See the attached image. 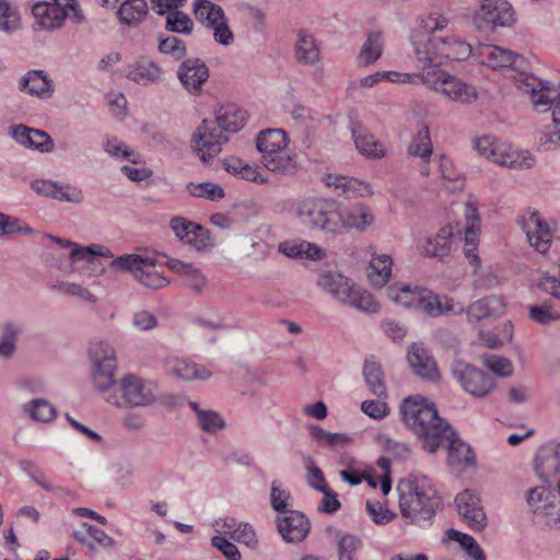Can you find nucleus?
Returning <instances> with one entry per match:
<instances>
[{"label":"nucleus","instance_id":"nucleus-1","mask_svg":"<svg viewBox=\"0 0 560 560\" xmlns=\"http://www.w3.org/2000/svg\"><path fill=\"white\" fill-rule=\"evenodd\" d=\"M402 422L418 438L423 450L435 453L447 442L451 464L471 466L475 454L471 447L457 436L451 424L439 416L436 406L422 396H409L399 409Z\"/></svg>","mask_w":560,"mask_h":560},{"label":"nucleus","instance_id":"nucleus-2","mask_svg":"<svg viewBox=\"0 0 560 560\" xmlns=\"http://www.w3.org/2000/svg\"><path fill=\"white\" fill-rule=\"evenodd\" d=\"M399 511L406 523L427 528L442 508V497L427 476L409 475L396 487Z\"/></svg>","mask_w":560,"mask_h":560},{"label":"nucleus","instance_id":"nucleus-3","mask_svg":"<svg viewBox=\"0 0 560 560\" xmlns=\"http://www.w3.org/2000/svg\"><path fill=\"white\" fill-rule=\"evenodd\" d=\"M245 122L246 113L234 105L223 108L213 121L203 119L191 138L194 150L201 162L209 165L221 152L222 144L229 140L224 132L235 133L245 126Z\"/></svg>","mask_w":560,"mask_h":560},{"label":"nucleus","instance_id":"nucleus-4","mask_svg":"<svg viewBox=\"0 0 560 560\" xmlns=\"http://www.w3.org/2000/svg\"><path fill=\"white\" fill-rule=\"evenodd\" d=\"M411 40L415 54L423 67H439L443 60H466L472 52L468 43L456 37L444 38L415 32Z\"/></svg>","mask_w":560,"mask_h":560},{"label":"nucleus","instance_id":"nucleus-5","mask_svg":"<svg viewBox=\"0 0 560 560\" xmlns=\"http://www.w3.org/2000/svg\"><path fill=\"white\" fill-rule=\"evenodd\" d=\"M521 89L530 94L536 110L546 112L553 108L555 130L544 133L541 144L546 145V150L560 147V93L549 81L540 80L535 75H526Z\"/></svg>","mask_w":560,"mask_h":560},{"label":"nucleus","instance_id":"nucleus-6","mask_svg":"<svg viewBox=\"0 0 560 560\" xmlns=\"http://www.w3.org/2000/svg\"><path fill=\"white\" fill-rule=\"evenodd\" d=\"M317 284L342 304L366 313H377L380 310L377 302L368 291L355 287L349 278L339 272H324L318 277Z\"/></svg>","mask_w":560,"mask_h":560},{"label":"nucleus","instance_id":"nucleus-7","mask_svg":"<svg viewBox=\"0 0 560 560\" xmlns=\"http://www.w3.org/2000/svg\"><path fill=\"white\" fill-rule=\"evenodd\" d=\"M406 78L412 83H423L429 88L441 91L450 100L469 103L477 98V93L474 86L465 83L463 80L455 75L440 69L439 67H423L421 72L418 73H404Z\"/></svg>","mask_w":560,"mask_h":560},{"label":"nucleus","instance_id":"nucleus-8","mask_svg":"<svg viewBox=\"0 0 560 560\" xmlns=\"http://www.w3.org/2000/svg\"><path fill=\"white\" fill-rule=\"evenodd\" d=\"M295 214L300 222L312 229L335 235L338 221V205L334 199L307 197L298 201Z\"/></svg>","mask_w":560,"mask_h":560},{"label":"nucleus","instance_id":"nucleus-9","mask_svg":"<svg viewBox=\"0 0 560 560\" xmlns=\"http://www.w3.org/2000/svg\"><path fill=\"white\" fill-rule=\"evenodd\" d=\"M110 267L118 271H128L143 287L159 290L168 284V280L158 272L155 259L138 254H125L113 259Z\"/></svg>","mask_w":560,"mask_h":560},{"label":"nucleus","instance_id":"nucleus-10","mask_svg":"<svg viewBox=\"0 0 560 560\" xmlns=\"http://www.w3.org/2000/svg\"><path fill=\"white\" fill-rule=\"evenodd\" d=\"M89 359L93 386L100 392L108 390L116 384L117 359L114 348L104 341L94 342L89 348Z\"/></svg>","mask_w":560,"mask_h":560},{"label":"nucleus","instance_id":"nucleus-11","mask_svg":"<svg viewBox=\"0 0 560 560\" xmlns=\"http://www.w3.org/2000/svg\"><path fill=\"white\" fill-rule=\"evenodd\" d=\"M515 22V11L508 0H482L472 15L474 26L485 34L511 27Z\"/></svg>","mask_w":560,"mask_h":560},{"label":"nucleus","instance_id":"nucleus-12","mask_svg":"<svg viewBox=\"0 0 560 560\" xmlns=\"http://www.w3.org/2000/svg\"><path fill=\"white\" fill-rule=\"evenodd\" d=\"M525 498L528 509L536 520L547 518L548 524L559 528L560 503L556 488L548 486L534 487L526 492Z\"/></svg>","mask_w":560,"mask_h":560},{"label":"nucleus","instance_id":"nucleus-13","mask_svg":"<svg viewBox=\"0 0 560 560\" xmlns=\"http://www.w3.org/2000/svg\"><path fill=\"white\" fill-rule=\"evenodd\" d=\"M124 401L116 396H109L107 401L117 407L122 405L130 407H144L151 405L155 400L156 385L154 383L143 381L136 375H126L120 384Z\"/></svg>","mask_w":560,"mask_h":560},{"label":"nucleus","instance_id":"nucleus-14","mask_svg":"<svg viewBox=\"0 0 560 560\" xmlns=\"http://www.w3.org/2000/svg\"><path fill=\"white\" fill-rule=\"evenodd\" d=\"M451 372L463 389L476 397L486 396L494 385L491 375L463 360L454 361Z\"/></svg>","mask_w":560,"mask_h":560},{"label":"nucleus","instance_id":"nucleus-15","mask_svg":"<svg viewBox=\"0 0 560 560\" xmlns=\"http://www.w3.org/2000/svg\"><path fill=\"white\" fill-rule=\"evenodd\" d=\"M170 228L179 242L201 252L214 246L211 232L203 225L183 217H174Z\"/></svg>","mask_w":560,"mask_h":560},{"label":"nucleus","instance_id":"nucleus-16","mask_svg":"<svg viewBox=\"0 0 560 560\" xmlns=\"http://www.w3.org/2000/svg\"><path fill=\"white\" fill-rule=\"evenodd\" d=\"M210 71L200 58H187L177 69V79L191 95H200L203 84L208 81Z\"/></svg>","mask_w":560,"mask_h":560},{"label":"nucleus","instance_id":"nucleus-17","mask_svg":"<svg viewBox=\"0 0 560 560\" xmlns=\"http://www.w3.org/2000/svg\"><path fill=\"white\" fill-rule=\"evenodd\" d=\"M455 503L458 514L471 529L481 532L487 527V515L481 505V500L476 493L466 489L456 495Z\"/></svg>","mask_w":560,"mask_h":560},{"label":"nucleus","instance_id":"nucleus-18","mask_svg":"<svg viewBox=\"0 0 560 560\" xmlns=\"http://www.w3.org/2000/svg\"><path fill=\"white\" fill-rule=\"evenodd\" d=\"M475 149L485 159L503 166L529 168L534 164V158L528 153L521 161L513 159L510 153H504L489 136L477 138Z\"/></svg>","mask_w":560,"mask_h":560},{"label":"nucleus","instance_id":"nucleus-19","mask_svg":"<svg viewBox=\"0 0 560 560\" xmlns=\"http://www.w3.org/2000/svg\"><path fill=\"white\" fill-rule=\"evenodd\" d=\"M338 218L335 235H341L349 230L364 232L375 220L371 208L363 203L353 205L343 211L338 210Z\"/></svg>","mask_w":560,"mask_h":560},{"label":"nucleus","instance_id":"nucleus-20","mask_svg":"<svg viewBox=\"0 0 560 560\" xmlns=\"http://www.w3.org/2000/svg\"><path fill=\"white\" fill-rule=\"evenodd\" d=\"M407 359L413 373L422 380L438 382L441 378L438 364L423 343H412Z\"/></svg>","mask_w":560,"mask_h":560},{"label":"nucleus","instance_id":"nucleus-21","mask_svg":"<svg viewBox=\"0 0 560 560\" xmlns=\"http://www.w3.org/2000/svg\"><path fill=\"white\" fill-rule=\"evenodd\" d=\"M277 528L287 542H301L310 533L308 518L301 512L288 511L287 515L277 518Z\"/></svg>","mask_w":560,"mask_h":560},{"label":"nucleus","instance_id":"nucleus-22","mask_svg":"<svg viewBox=\"0 0 560 560\" xmlns=\"http://www.w3.org/2000/svg\"><path fill=\"white\" fill-rule=\"evenodd\" d=\"M535 471L544 482H551L560 475V444L550 442L542 445L535 457Z\"/></svg>","mask_w":560,"mask_h":560},{"label":"nucleus","instance_id":"nucleus-23","mask_svg":"<svg viewBox=\"0 0 560 560\" xmlns=\"http://www.w3.org/2000/svg\"><path fill=\"white\" fill-rule=\"evenodd\" d=\"M12 138L21 145L39 151L42 153L52 152L55 143L51 137L39 129L30 128L25 125H18L11 128Z\"/></svg>","mask_w":560,"mask_h":560},{"label":"nucleus","instance_id":"nucleus-24","mask_svg":"<svg viewBox=\"0 0 560 560\" xmlns=\"http://www.w3.org/2000/svg\"><path fill=\"white\" fill-rule=\"evenodd\" d=\"M324 182L328 187H334L338 196L358 198L373 195L370 184L354 177L327 174Z\"/></svg>","mask_w":560,"mask_h":560},{"label":"nucleus","instance_id":"nucleus-25","mask_svg":"<svg viewBox=\"0 0 560 560\" xmlns=\"http://www.w3.org/2000/svg\"><path fill=\"white\" fill-rule=\"evenodd\" d=\"M32 188L39 195L54 198L59 201L81 203L84 199L82 190L70 185H61L52 180H35Z\"/></svg>","mask_w":560,"mask_h":560},{"label":"nucleus","instance_id":"nucleus-26","mask_svg":"<svg viewBox=\"0 0 560 560\" xmlns=\"http://www.w3.org/2000/svg\"><path fill=\"white\" fill-rule=\"evenodd\" d=\"M453 229L451 225H445L433 235L425 237L422 244L419 245V252L421 255L431 258L443 259L452 253V238Z\"/></svg>","mask_w":560,"mask_h":560},{"label":"nucleus","instance_id":"nucleus-27","mask_svg":"<svg viewBox=\"0 0 560 560\" xmlns=\"http://www.w3.org/2000/svg\"><path fill=\"white\" fill-rule=\"evenodd\" d=\"M483 56L492 69L511 68L524 73L527 68V61L522 55L499 46L489 47Z\"/></svg>","mask_w":560,"mask_h":560},{"label":"nucleus","instance_id":"nucleus-28","mask_svg":"<svg viewBox=\"0 0 560 560\" xmlns=\"http://www.w3.org/2000/svg\"><path fill=\"white\" fill-rule=\"evenodd\" d=\"M33 16L42 30L55 31L63 26L69 13L47 1H38L32 7Z\"/></svg>","mask_w":560,"mask_h":560},{"label":"nucleus","instance_id":"nucleus-29","mask_svg":"<svg viewBox=\"0 0 560 560\" xmlns=\"http://www.w3.org/2000/svg\"><path fill=\"white\" fill-rule=\"evenodd\" d=\"M527 240L538 253L545 254L551 245V233L547 223L540 220L537 212H533L524 225Z\"/></svg>","mask_w":560,"mask_h":560},{"label":"nucleus","instance_id":"nucleus-30","mask_svg":"<svg viewBox=\"0 0 560 560\" xmlns=\"http://www.w3.org/2000/svg\"><path fill=\"white\" fill-rule=\"evenodd\" d=\"M19 89L30 95L47 98L54 93V82L45 71L30 70L21 78Z\"/></svg>","mask_w":560,"mask_h":560},{"label":"nucleus","instance_id":"nucleus-31","mask_svg":"<svg viewBox=\"0 0 560 560\" xmlns=\"http://www.w3.org/2000/svg\"><path fill=\"white\" fill-rule=\"evenodd\" d=\"M82 526L85 532L74 530L72 537L75 541L85 546L90 552L96 551V545L104 549L115 546L116 541L101 528L88 523H83Z\"/></svg>","mask_w":560,"mask_h":560},{"label":"nucleus","instance_id":"nucleus-32","mask_svg":"<svg viewBox=\"0 0 560 560\" xmlns=\"http://www.w3.org/2000/svg\"><path fill=\"white\" fill-rule=\"evenodd\" d=\"M362 372L371 394L377 398H386L387 387L385 384L384 371L382 365L375 361L373 355L365 359Z\"/></svg>","mask_w":560,"mask_h":560},{"label":"nucleus","instance_id":"nucleus-33","mask_svg":"<svg viewBox=\"0 0 560 560\" xmlns=\"http://www.w3.org/2000/svg\"><path fill=\"white\" fill-rule=\"evenodd\" d=\"M162 68L154 61L140 59L127 72V78L138 84L147 85L161 80Z\"/></svg>","mask_w":560,"mask_h":560},{"label":"nucleus","instance_id":"nucleus-34","mask_svg":"<svg viewBox=\"0 0 560 560\" xmlns=\"http://www.w3.org/2000/svg\"><path fill=\"white\" fill-rule=\"evenodd\" d=\"M406 306H413L416 310L431 316L438 317L450 312L452 305L443 306L438 295L425 290L421 291L417 296H413L411 301L404 303Z\"/></svg>","mask_w":560,"mask_h":560},{"label":"nucleus","instance_id":"nucleus-35","mask_svg":"<svg viewBox=\"0 0 560 560\" xmlns=\"http://www.w3.org/2000/svg\"><path fill=\"white\" fill-rule=\"evenodd\" d=\"M294 50L300 63L314 65L319 60L320 52L316 40L306 31H299Z\"/></svg>","mask_w":560,"mask_h":560},{"label":"nucleus","instance_id":"nucleus-36","mask_svg":"<svg viewBox=\"0 0 560 560\" xmlns=\"http://www.w3.org/2000/svg\"><path fill=\"white\" fill-rule=\"evenodd\" d=\"M287 144V133L281 129L262 130L258 133L256 139V147L261 155H269L284 150Z\"/></svg>","mask_w":560,"mask_h":560},{"label":"nucleus","instance_id":"nucleus-37","mask_svg":"<svg viewBox=\"0 0 560 560\" xmlns=\"http://www.w3.org/2000/svg\"><path fill=\"white\" fill-rule=\"evenodd\" d=\"M148 11L145 0H125L117 11V16L121 24L136 26L145 19Z\"/></svg>","mask_w":560,"mask_h":560},{"label":"nucleus","instance_id":"nucleus-38","mask_svg":"<svg viewBox=\"0 0 560 560\" xmlns=\"http://www.w3.org/2000/svg\"><path fill=\"white\" fill-rule=\"evenodd\" d=\"M223 167L228 173L242 179L257 184L267 183V178L258 172V168L256 166L245 163L240 158L230 156L224 159Z\"/></svg>","mask_w":560,"mask_h":560},{"label":"nucleus","instance_id":"nucleus-39","mask_svg":"<svg viewBox=\"0 0 560 560\" xmlns=\"http://www.w3.org/2000/svg\"><path fill=\"white\" fill-rule=\"evenodd\" d=\"M393 260L388 255L373 256L368 271L370 282L377 288L384 287L392 275Z\"/></svg>","mask_w":560,"mask_h":560},{"label":"nucleus","instance_id":"nucleus-40","mask_svg":"<svg viewBox=\"0 0 560 560\" xmlns=\"http://www.w3.org/2000/svg\"><path fill=\"white\" fill-rule=\"evenodd\" d=\"M261 163L267 170L282 175L293 174L298 170L294 156L284 150L269 155H261Z\"/></svg>","mask_w":560,"mask_h":560},{"label":"nucleus","instance_id":"nucleus-41","mask_svg":"<svg viewBox=\"0 0 560 560\" xmlns=\"http://www.w3.org/2000/svg\"><path fill=\"white\" fill-rule=\"evenodd\" d=\"M23 331V326L14 322H5L0 331V358L10 359L16 351V341Z\"/></svg>","mask_w":560,"mask_h":560},{"label":"nucleus","instance_id":"nucleus-42","mask_svg":"<svg viewBox=\"0 0 560 560\" xmlns=\"http://www.w3.org/2000/svg\"><path fill=\"white\" fill-rule=\"evenodd\" d=\"M351 132L357 149L364 155L377 158L383 155V149L372 135L365 133L359 122H351Z\"/></svg>","mask_w":560,"mask_h":560},{"label":"nucleus","instance_id":"nucleus-43","mask_svg":"<svg viewBox=\"0 0 560 560\" xmlns=\"http://www.w3.org/2000/svg\"><path fill=\"white\" fill-rule=\"evenodd\" d=\"M171 373L184 381L207 380L211 375L210 371L205 366H199L187 360H175L171 368Z\"/></svg>","mask_w":560,"mask_h":560},{"label":"nucleus","instance_id":"nucleus-44","mask_svg":"<svg viewBox=\"0 0 560 560\" xmlns=\"http://www.w3.org/2000/svg\"><path fill=\"white\" fill-rule=\"evenodd\" d=\"M445 535L447 539L458 542L472 560H486V553L472 536L454 528L448 529Z\"/></svg>","mask_w":560,"mask_h":560},{"label":"nucleus","instance_id":"nucleus-45","mask_svg":"<svg viewBox=\"0 0 560 560\" xmlns=\"http://www.w3.org/2000/svg\"><path fill=\"white\" fill-rule=\"evenodd\" d=\"M165 15V30L172 33L189 35L194 30V22L189 15L178 9Z\"/></svg>","mask_w":560,"mask_h":560},{"label":"nucleus","instance_id":"nucleus-46","mask_svg":"<svg viewBox=\"0 0 560 560\" xmlns=\"http://www.w3.org/2000/svg\"><path fill=\"white\" fill-rule=\"evenodd\" d=\"M311 438L319 445H327L331 448L347 445L351 439L343 433H331L319 425L313 424L310 427Z\"/></svg>","mask_w":560,"mask_h":560},{"label":"nucleus","instance_id":"nucleus-47","mask_svg":"<svg viewBox=\"0 0 560 560\" xmlns=\"http://www.w3.org/2000/svg\"><path fill=\"white\" fill-rule=\"evenodd\" d=\"M382 37L383 35L380 31L371 32L368 35L360 52V58L364 61L365 66L374 63L381 57L383 50Z\"/></svg>","mask_w":560,"mask_h":560},{"label":"nucleus","instance_id":"nucleus-48","mask_svg":"<svg viewBox=\"0 0 560 560\" xmlns=\"http://www.w3.org/2000/svg\"><path fill=\"white\" fill-rule=\"evenodd\" d=\"M528 317L536 324L547 326L560 319V311L549 302L528 306Z\"/></svg>","mask_w":560,"mask_h":560},{"label":"nucleus","instance_id":"nucleus-49","mask_svg":"<svg viewBox=\"0 0 560 560\" xmlns=\"http://www.w3.org/2000/svg\"><path fill=\"white\" fill-rule=\"evenodd\" d=\"M186 190L192 197L205 198L211 201H217L224 197V189L219 184L210 182L189 183L186 186Z\"/></svg>","mask_w":560,"mask_h":560},{"label":"nucleus","instance_id":"nucleus-50","mask_svg":"<svg viewBox=\"0 0 560 560\" xmlns=\"http://www.w3.org/2000/svg\"><path fill=\"white\" fill-rule=\"evenodd\" d=\"M97 256L113 257L112 253L103 245L92 244L86 247H81L75 244L70 252L69 258L72 262H92Z\"/></svg>","mask_w":560,"mask_h":560},{"label":"nucleus","instance_id":"nucleus-51","mask_svg":"<svg viewBox=\"0 0 560 560\" xmlns=\"http://www.w3.org/2000/svg\"><path fill=\"white\" fill-rule=\"evenodd\" d=\"M409 154L429 160L432 154V143L428 126H423L413 137L409 148Z\"/></svg>","mask_w":560,"mask_h":560},{"label":"nucleus","instance_id":"nucleus-52","mask_svg":"<svg viewBox=\"0 0 560 560\" xmlns=\"http://www.w3.org/2000/svg\"><path fill=\"white\" fill-rule=\"evenodd\" d=\"M20 13L8 0H0V30L11 34L20 28Z\"/></svg>","mask_w":560,"mask_h":560},{"label":"nucleus","instance_id":"nucleus-53","mask_svg":"<svg viewBox=\"0 0 560 560\" xmlns=\"http://www.w3.org/2000/svg\"><path fill=\"white\" fill-rule=\"evenodd\" d=\"M159 51L163 55L171 56L174 60H182L187 55V47L184 40L175 36L159 37Z\"/></svg>","mask_w":560,"mask_h":560},{"label":"nucleus","instance_id":"nucleus-54","mask_svg":"<svg viewBox=\"0 0 560 560\" xmlns=\"http://www.w3.org/2000/svg\"><path fill=\"white\" fill-rule=\"evenodd\" d=\"M498 302L495 296H487L471 303L466 308L467 319L470 323H478L492 315V304Z\"/></svg>","mask_w":560,"mask_h":560},{"label":"nucleus","instance_id":"nucleus-55","mask_svg":"<svg viewBox=\"0 0 560 560\" xmlns=\"http://www.w3.org/2000/svg\"><path fill=\"white\" fill-rule=\"evenodd\" d=\"M104 150L113 158L125 159L133 164L140 163L141 155L138 152L129 150L128 147L116 138L107 139L104 143Z\"/></svg>","mask_w":560,"mask_h":560},{"label":"nucleus","instance_id":"nucleus-56","mask_svg":"<svg viewBox=\"0 0 560 560\" xmlns=\"http://www.w3.org/2000/svg\"><path fill=\"white\" fill-rule=\"evenodd\" d=\"M28 406V413L36 421L47 422L56 417V409L46 399H33Z\"/></svg>","mask_w":560,"mask_h":560},{"label":"nucleus","instance_id":"nucleus-57","mask_svg":"<svg viewBox=\"0 0 560 560\" xmlns=\"http://www.w3.org/2000/svg\"><path fill=\"white\" fill-rule=\"evenodd\" d=\"M194 11L196 16L205 24L215 16L223 18V9L209 0H196Z\"/></svg>","mask_w":560,"mask_h":560},{"label":"nucleus","instance_id":"nucleus-58","mask_svg":"<svg viewBox=\"0 0 560 560\" xmlns=\"http://www.w3.org/2000/svg\"><path fill=\"white\" fill-rule=\"evenodd\" d=\"M362 542L352 534H343L338 539V560H353V555L360 549Z\"/></svg>","mask_w":560,"mask_h":560},{"label":"nucleus","instance_id":"nucleus-59","mask_svg":"<svg viewBox=\"0 0 560 560\" xmlns=\"http://www.w3.org/2000/svg\"><path fill=\"white\" fill-rule=\"evenodd\" d=\"M197 420L200 429L208 433H214L218 430L223 429L225 425L223 418L213 410H205L203 412H200Z\"/></svg>","mask_w":560,"mask_h":560},{"label":"nucleus","instance_id":"nucleus-60","mask_svg":"<svg viewBox=\"0 0 560 560\" xmlns=\"http://www.w3.org/2000/svg\"><path fill=\"white\" fill-rule=\"evenodd\" d=\"M483 362L490 371L499 376H510L513 372L512 363L506 358L489 354L485 357Z\"/></svg>","mask_w":560,"mask_h":560},{"label":"nucleus","instance_id":"nucleus-61","mask_svg":"<svg viewBox=\"0 0 560 560\" xmlns=\"http://www.w3.org/2000/svg\"><path fill=\"white\" fill-rule=\"evenodd\" d=\"M141 132L154 147L166 149L171 145L168 137L154 125L143 124Z\"/></svg>","mask_w":560,"mask_h":560},{"label":"nucleus","instance_id":"nucleus-62","mask_svg":"<svg viewBox=\"0 0 560 560\" xmlns=\"http://www.w3.org/2000/svg\"><path fill=\"white\" fill-rule=\"evenodd\" d=\"M366 512L372 517L373 522L378 525L388 524L395 517V514L388 509H385L380 502L366 501Z\"/></svg>","mask_w":560,"mask_h":560},{"label":"nucleus","instance_id":"nucleus-63","mask_svg":"<svg viewBox=\"0 0 560 560\" xmlns=\"http://www.w3.org/2000/svg\"><path fill=\"white\" fill-rule=\"evenodd\" d=\"M317 491L322 492L324 495L318 508L320 512L334 514L340 509L341 503L338 500L337 493L332 492L329 487H317Z\"/></svg>","mask_w":560,"mask_h":560},{"label":"nucleus","instance_id":"nucleus-64","mask_svg":"<svg viewBox=\"0 0 560 560\" xmlns=\"http://www.w3.org/2000/svg\"><path fill=\"white\" fill-rule=\"evenodd\" d=\"M212 546L219 549L228 560H241L238 548L228 539L221 536H214L211 539Z\"/></svg>","mask_w":560,"mask_h":560}]
</instances>
